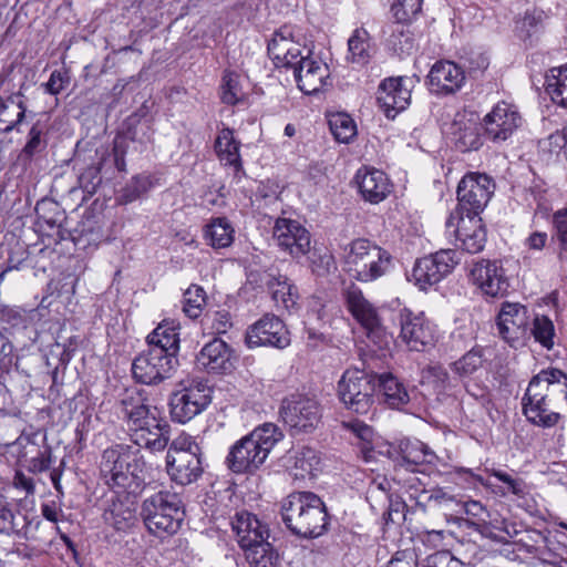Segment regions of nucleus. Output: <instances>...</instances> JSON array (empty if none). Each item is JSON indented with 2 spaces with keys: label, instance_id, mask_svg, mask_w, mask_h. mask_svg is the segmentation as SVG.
Returning a JSON list of instances; mask_svg holds the SVG:
<instances>
[{
  "label": "nucleus",
  "instance_id": "1",
  "mask_svg": "<svg viewBox=\"0 0 567 567\" xmlns=\"http://www.w3.org/2000/svg\"><path fill=\"white\" fill-rule=\"evenodd\" d=\"M121 412L135 445L152 452H161L168 446L171 426L162 412L150 404L144 391L126 390L121 399Z\"/></svg>",
  "mask_w": 567,
  "mask_h": 567
},
{
  "label": "nucleus",
  "instance_id": "2",
  "mask_svg": "<svg viewBox=\"0 0 567 567\" xmlns=\"http://www.w3.org/2000/svg\"><path fill=\"white\" fill-rule=\"evenodd\" d=\"M148 349L138 354L132 363V373L143 384H157L172 377L178 360V327L174 321L164 320L147 336Z\"/></svg>",
  "mask_w": 567,
  "mask_h": 567
},
{
  "label": "nucleus",
  "instance_id": "3",
  "mask_svg": "<svg viewBox=\"0 0 567 567\" xmlns=\"http://www.w3.org/2000/svg\"><path fill=\"white\" fill-rule=\"evenodd\" d=\"M563 401H567V374L559 369H545L529 381L522 400L523 412L533 424L551 427L560 419L551 408Z\"/></svg>",
  "mask_w": 567,
  "mask_h": 567
},
{
  "label": "nucleus",
  "instance_id": "4",
  "mask_svg": "<svg viewBox=\"0 0 567 567\" xmlns=\"http://www.w3.org/2000/svg\"><path fill=\"white\" fill-rule=\"evenodd\" d=\"M150 471L140 450L117 444L103 452L101 473L107 485L117 488V494L137 497L146 486Z\"/></svg>",
  "mask_w": 567,
  "mask_h": 567
},
{
  "label": "nucleus",
  "instance_id": "5",
  "mask_svg": "<svg viewBox=\"0 0 567 567\" xmlns=\"http://www.w3.org/2000/svg\"><path fill=\"white\" fill-rule=\"evenodd\" d=\"M230 525L249 567L277 566L279 555L268 540L269 528L256 515L247 511L236 512Z\"/></svg>",
  "mask_w": 567,
  "mask_h": 567
},
{
  "label": "nucleus",
  "instance_id": "6",
  "mask_svg": "<svg viewBox=\"0 0 567 567\" xmlns=\"http://www.w3.org/2000/svg\"><path fill=\"white\" fill-rule=\"evenodd\" d=\"M281 516L286 526L297 536L316 538L328 525L322 499L311 492H296L281 502Z\"/></svg>",
  "mask_w": 567,
  "mask_h": 567
},
{
  "label": "nucleus",
  "instance_id": "7",
  "mask_svg": "<svg viewBox=\"0 0 567 567\" xmlns=\"http://www.w3.org/2000/svg\"><path fill=\"white\" fill-rule=\"evenodd\" d=\"M281 439L282 433L274 423L256 427L233 445L226 458L228 468L234 473L254 472Z\"/></svg>",
  "mask_w": 567,
  "mask_h": 567
},
{
  "label": "nucleus",
  "instance_id": "8",
  "mask_svg": "<svg viewBox=\"0 0 567 567\" xmlns=\"http://www.w3.org/2000/svg\"><path fill=\"white\" fill-rule=\"evenodd\" d=\"M141 516L154 536H172L179 530L184 520L182 498L175 492L158 491L143 501Z\"/></svg>",
  "mask_w": 567,
  "mask_h": 567
},
{
  "label": "nucleus",
  "instance_id": "9",
  "mask_svg": "<svg viewBox=\"0 0 567 567\" xmlns=\"http://www.w3.org/2000/svg\"><path fill=\"white\" fill-rule=\"evenodd\" d=\"M349 274L360 282H372L386 275L393 266L391 254L368 239H355L344 249Z\"/></svg>",
  "mask_w": 567,
  "mask_h": 567
},
{
  "label": "nucleus",
  "instance_id": "10",
  "mask_svg": "<svg viewBox=\"0 0 567 567\" xmlns=\"http://www.w3.org/2000/svg\"><path fill=\"white\" fill-rule=\"evenodd\" d=\"M166 471L169 478L182 486L196 482L203 475L202 449L190 435L181 434L171 442Z\"/></svg>",
  "mask_w": 567,
  "mask_h": 567
},
{
  "label": "nucleus",
  "instance_id": "11",
  "mask_svg": "<svg viewBox=\"0 0 567 567\" xmlns=\"http://www.w3.org/2000/svg\"><path fill=\"white\" fill-rule=\"evenodd\" d=\"M377 392V374L348 369L338 382V395L344 406L355 413H367Z\"/></svg>",
  "mask_w": 567,
  "mask_h": 567
},
{
  "label": "nucleus",
  "instance_id": "12",
  "mask_svg": "<svg viewBox=\"0 0 567 567\" xmlns=\"http://www.w3.org/2000/svg\"><path fill=\"white\" fill-rule=\"evenodd\" d=\"M280 416L296 432H312L321 422L322 406L313 395L291 394L280 406Z\"/></svg>",
  "mask_w": 567,
  "mask_h": 567
},
{
  "label": "nucleus",
  "instance_id": "13",
  "mask_svg": "<svg viewBox=\"0 0 567 567\" xmlns=\"http://www.w3.org/2000/svg\"><path fill=\"white\" fill-rule=\"evenodd\" d=\"M495 190L489 176L481 173H468L457 186V206L454 212L462 216H478L486 207Z\"/></svg>",
  "mask_w": 567,
  "mask_h": 567
},
{
  "label": "nucleus",
  "instance_id": "14",
  "mask_svg": "<svg viewBox=\"0 0 567 567\" xmlns=\"http://www.w3.org/2000/svg\"><path fill=\"white\" fill-rule=\"evenodd\" d=\"M462 254L455 249H441L417 259L412 269L410 280L421 290L439 284L461 262Z\"/></svg>",
  "mask_w": 567,
  "mask_h": 567
},
{
  "label": "nucleus",
  "instance_id": "15",
  "mask_svg": "<svg viewBox=\"0 0 567 567\" xmlns=\"http://www.w3.org/2000/svg\"><path fill=\"white\" fill-rule=\"evenodd\" d=\"M400 339L411 351H427L437 341L439 333L424 313H414L408 308L399 311Z\"/></svg>",
  "mask_w": 567,
  "mask_h": 567
},
{
  "label": "nucleus",
  "instance_id": "16",
  "mask_svg": "<svg viewBox=\"0 0 567 567\" xmlns=\"http://www.w3.org/2000/svg\"><path fill=\"white\" fill-rule=\"evenodd\" d=\"M212 400V389L203 381H192L189 385L176 391L171 399L173 420L186 423L203 412Z\"/></svg>",
  "mask_w": 567,
  "mask_h": 567
},
{
  "label": "nucleus",
  "instance_id": "17",
  "mask_svg": "<svg viewBox=\"0 0 567 567\" xmlns=\"http://www.w3.org/2000/svg\"><path fill=\"white\" fill-rule=\"evenodd\" d=\"M445 227L450 235H455L464 251L477 254L484 249L487 236L481 217L462 216L458 212H452Z\"/></svg>",
  "mask_w": 567,
  "mask_h": 567
},
{
  "label": "nucleus",
  "instance_id": "18",
  "mask_svg": "<svg viewBox=\"0 0 567 567\" xmlns=\"http://www.w3.org/2000/svg\"><path fill=\"white\" fill-rule=\"evenodd\" d=\"M528 310L518 302H503L497 316L501 338L513 348L525 343L528 330Z\"/></svg>",
  "mask_w": 567,
  "mask_h": 567
},
{
  "label": "nucleus",
  "instance_id": "19",
  "mask_svg": "<svg viewBox=\"0 0 567 567\" xmlns=\"http://www.w3.org/2000/svg\"><path fill=\"white\" fill-rule=\"evenodd\" d=\"M522 125V116L516 106L497 103L483 118L484 135L493 143L507 141Z\"/></svg>",
  "mask_w": 567,
  "mask_h": 567
},
{
  "label": "nucleus",
  "instance_id": "20",
  "mask_svg": "<svg viewBox=\"0 0 567 567\" xmlns=\"http://www.w3.org/2000/svg\"><path fill=\"white\" fill-rule=\"evenodd\" d=\"M246 342L249 348L274 347L284 349L290 343V339L284 322L278 317L265 315L249 327Z\"/></svg>",
  "mask_w": 567,
  "mask_h": 567
},
{
  "label": "nucleus",
  "instance_id": "21",
  "mask_svg": "<svg viewBox=\"0 0 567 567\" xmlns=\"http://www.w3.org/2000/svg\"><path fill=\"white\" fill-rule=\"evenodd\" d=\"M274 238L278 246L293 258H300L310 251V233L296 220L277 219L274 226Z\"/></svg>",
  "mask_w": 567,
  "mask_h": 567
},
{
  "label": "nucleus",
  "instance_id": "22",
  "mask_svg": "<svg viewBox=\"0 0 567 567\" xmlns=\"http://www.w3.org/2000/svg\"><path fill=\"white\" fill-rule=\"evenodd\" d=\"M470 278L484 295L489 297L503 296L509 287L505 271L496 260L476 261L470 271Z\"/></svg>",
  "mask_w": 567,
  "mask_h": 567
},
{
  "label": "nucleus",
  "instance_id": "23",
  "mask_svg": "<svg viewBox=\"0 0 567 567\" xmlns=\"http://www.w3.org/2000/svg\"><path fill=\"white\" fill-rule=\"evenodd\" d=\"M411 83L410 79L402 76L385 79L381 82L377 100L386 117L394 118L399 112L409 106L411 101L409 84Z\"/></svg>",
  "mask_w": 567,
  "mask_h": 567
},
{
  "label": "nucleus",
  "instance_id": "24",
  "mask_svg": "<svg viewBox=\"0 0 567 567\" xmlns=\"http://www.w3.org/2000/svg\"><path fill=\"white\" fill-rule=\"evenodd\" d=\"M465 79V72L460 65L449 60H441L432 65L427 74V84L432 93L450 95L463 87Z\"/></svg>",
  "mask_w": 567,
  "mask_h": 567
},
{
  "label": "nucleus",
  "instance_id": "25",
  "mask_svg": "<svg viewBox=\"0 0 567 567\" xmlns=\"http://www.w3.org/2000/svg\"><path fill=\"white\" fill-rule=\"evenodd\" d=\"M300 64L293 70L297 86L305 94L311 95L320 92L330 79L328 65L311 55L299 59Z\"/></svg>",
  "mask_w": 567,
  "mask_h": 567
},
{
  "label": "nucleus",
  "instance_id": "26",
  "mask_svg": "<svg viewBox=\"0 0 567 567\" xmlns=\"http://www.w3.org/2000/svg\"><path fill=\"white\" fill-rule=\"evenodd\" d=\"M349 311L353 318L368 332V336L379 334L381 319L377 308L363 296L361 289L351 285L344 292Z\"/></svg>",
  "mask_w": 567,
  "mask_h": 567
},
{
  "label": "nucleus",
  "instance_id": "27",
  "mask_svg": "<svg viewBox=\"0 0 567 567\" xmlns=\"http://www.w3.org/2000/svg\"><path fill=\"white\" fill-rule=\"evenodd\" d=\"M355 178L360 194L364 200L371 204H378L384 200L391 192V184L388 176L379 169H359Z\"/></svg>",
  "mask_w": 567,
  "mask_h": 567
},
{
  "label": "nucleus",
  "instance_id": "28",
  "mask_svg": "<svg viewBox=\"0 0 567 567\" xmlns=\"http://www.w3.org/2000/svg\"><path fill=\"white\" fill-rule=\"evenodd\" d=\"M450 133L455 148L460 152L476 151L483 144L480 123L474 117L458 114L451 125Z\"/></svg>",
  "mask_w": 567,
  "mask_h": 567
},
{
  "label": "nucleus",
  "instance_id": "29",
  "mask_svg": "<svg viewBox=\"0 0 567 567\" xmlns=\"http://www.w3.org/2000/svg\"><path fill=\"white\" fill-rule=\"evenodd\" d=\"M196 362L209 372H226L233 367L231 350L224 340L215 338L202 348Z\"/></svg>",
  "mask_w": 567,
  "mask_h": 567
},
{
  "label": "nucleus",
  "instance_id": "30",
  "mask_svg": "<svg viewBox=\"0 0 567 567\" xmlns=\"http://www.w3.org/2000/svg\"><path fill=\"white\" fill-rule=\"evenodd\" d=\"M136 497L125 494L113 499L110 506L104 511L103 518L106 524L117 530H125L135 522Z\"/></svg>",
  "mask_w": 567,
  "mask_h": 567
},
{
  "label": "nucleus",
  "instance_id": "31",
  "mask_svg": "<svg viewBox=\"0 0 567 567\" xmlns=\"http://www.w3.org/2000/svg\"><path fill=\"white\" fill-rule=\"evenodd\" d=\"M23 94L17 92L7 99L0 97V133L7 134L18 126L25 118L27 105Z\"/></svg>",
  "mask_w": 567,
  "mask_h": 567
},
{
  "label": "nucleus",
  "instance_id": "32",
  "mask_svg": "<svg viewBox=\"0 0 567 567\" xmlns=\"http://www.w3.org/2000/svg\"><path fill=\"white\" fill-rule=\"evenodd\" d=\"M214 147L221 164L233 167L236 173L243 171L240 142L235 138L233 130L229 127L220 130Z\"/></svg>",
  "mask_w": 567,
  "mask_h": 567
},
{
  "label": "nucleus",
  "instance_id": "33",
  "mask_svg": "<svg viewBox=\"0 0 567 567\" xmlns=\"http://www.w3.org/2000/svg\"><path fill=\"white\" fill-rule=\"evenodd\" d=\"M299 45L301 44L296 39L295 29L290 25H284L272 34L267 49L275 64H287L290 63L287 59V52Z\"/></svg>",
  "mask_w": 567,
  "mask_h": 567
},
{
  "label": "nucleus",
  "instance_id": "34",
  "mask_svg": "<svg viewBox=\"0 0 567 567\" xmlns=\"http://www.w3.org/2000/svg\"><path fill=\"white\" fill-rule=\"evenodd\" d=\"M405 22H395L390 24L384 33L386 48L399 56L410 55L415 45V40Z\"/></svg>",
  "mask_w": 567,
  "mask_h": 567
},
{
  "label": "nucleus",
  "instance_id": "35",
  "mask_svg": "<svg viewBox=\"0 0 567 567\" xmlns=\"http://www.w3.org/2000/svg\"><path fill=\"white\" fill-rule=\"evenodd\" d=\"M373 52L374 47L369 32L364 28L355 29L348 40L347 60L365 65L371 60Z\"/></svg>",
  "mask_w": 567,
  "mask_h": 567
},
{
  "label": "nucleus",
  "instance_id": "36",
  "mask_svg": "<svg viewBox=\"0 0 567 567\" xmlns=\"http://www.w3.org/2000/svg\"><path fill=\"white\" fill-rule=\"evenodd\" d=\"M377 389L382 394L384 402L393 409H399L410 400L403 383L391 373L377 374Z\"/></svg>",
  "mask_w": 567,
  "mask_h": 567
},
{
  "label": "nucleus",
  "instance_id": "37",
  "mask_svg": "<svg viewBox=\"0 0 567 567\" xmlns=\"http://www.w3.org/2000/svg\"><path fill=\"white\" fill-rule=\"evenodd\" d=\"M204 234L208 244L216 249L229 247L235 238V229L226 217L213 218Z\"/></svg>",
  "mask_w": 567,
  "mask_h": 567
},
{
  "label": "nucleus",
  "instance_id": "38",
  "mask_svg": "<svg viewBox=\"0 0 567 567\" xmlns=\"http://www.w3.org/2000/svg\"><path fill=\"white\" fill-rule=\"evenodd\" d=\"M400 454L404 463L410 466L433 464L436 455L420 440L405 439L399 444Z\"/></svg>",
  "mask_w": 567,
  "mask_h": 567
},
{
  "label": "nucleus",
  "instance_id": "39",
  "mask_svg": "<svg viewBox=\"0 0 567 567\" xmlns=\"http://www.w3.org/2000/svg\"><path fill=\"white\" fill-rule=\"evenodd\" d=\"M267 286L271 292L274 301L284 309L293 308L298 300L297 288L286 276H269Z\"/></svg>",
  "mask_w": 567,
  "mask_h": 567
},
{
  "label": "nucleus",
  "instance_id": "40",
  "mask_svg": "<svg viewBox=\"0 0 567 567\" xmlns=\"http://www.w3.org/2000/svg\"><path fill=\"white\" fill-rule=\"evenodd\" d=\"M544 85L551 100L567 109V63L549 69Z\"/></svg>",
  "mask_w": 567,
  "mask_h": 567
},
{
  "label": "nucleus",
  "instance_id": "41",
  "mask_svg": "<svg viewBox=\"0 0 567 567\" xmlns=\"http://www.w3.org/2000/svg\"><path fill=\"white\" fill-rule=\"evenodd\" d=\"M485 359L483 349L475 347L451 364V370L462 380L475 375L483 369Z\"/></svg>",
  "mask_w": 567,
  "mask_h": 567
},
{
  "label": "nucleus",
  "instance_id": "42",
  "mask_svg": "<svg viewBox=\"0 0 567 567\" xmlns=\"http://www.w3.org/2000/svg\"><path fill=\"white\" fill-rule=\"evenodd\" d=\"M35 213L38 218L43 221L51 230L56 229V234L60 238L62 223L65 220V215L60 205L51 199H42L35 206Z\"/></svg>",
  "mask_w": 567,
  "mask_h": 567
},
{
  "label": "nucleus",
  "instance_id": "43",
  "mask_svg": "<svg viewBox=\"0 0 567 567\" xmlns=\"http://www.w3.org/2000/svg\"><path fill=\"white\" fill-rule=\"evenodd\" d=\"M488 472L492 476L504 484V486H498L495 489V492L501 496H507L508 494H512L518 498H524L528 494L527 484L523 478L496 468L488 470Z\"/></svg>",
  "mask_w": 567,
  "mask_h": 567
},
{
  "label": "nucleus",
  "instance_id": "44",
  "mask_svg": "<svg viewBox=\"0 0 567 567\" xmlns=\"http://www.w3.org/2000/svg\"><path fill=\"white\" fill-rule=\"evenodd\" d=\"M319 463L320 458L317 452L311 447L305 446L297 451L293 456V468L296 470L293 475L301 478H305L307 475L315 476Z\"/></svg>",
  "mask_w": 567,
  "mask_h": 567
},
{
  "label": "nucleus",
  "instance_id": "45",
  "mask_svg": "<svg viewBox=\"0 0 567 567\" xmlns=\"http://www.w3.org/2000/svg\"><path fill=\"white\" fill-rule=\"evenodd\" d=\"M42 136L43 127L40 122H37L30 128L28 141L19 155V159L25 165L32 161L34 155L41 153L47 147V141Z\"/></svg>",
  "mask_w": 567,
  "mask_h": 567
},
{
  "label": "nucleus",
  "instance_id": "46",
  "mask_svg": "<svg viewBox=\"0 0 567 567\" xmlns=\"http://www.w3.org/2000/svg\"><path fill=\"white\" fill-rule=\"evenodd\" d=\"M206 306V292L197 285H192L184 293V313L190 319H197Z\"/></svg>",
  "mask_w": 567,
  "mask_h": 567
},
{
  "label": "nucleus",
  "instance_id": "47",
  "mask_svg": "<svg viewBox=\"0 0 567 567\" xmlns=\"http://www.w3.org/2000/svg\"><path fill=\"white\" fill-rule=\"evenodd\" d=\"M329 126L336 140L342 143H349L357 134L354 121L346 113L333 114Z\"/></svg>",
  "mask_w": 567,
  "mask_h": 567
},
{
  "label": "nucleus",
  "instance_id": "48",
  "mask_svg": "<svg viewBox=\"0 0 567 567\" xmlns=\"http://www.w3.org/2000/svg\"><path fill=\"white\" fill-rule=\"evenodd\" d=\"M244 97L239 75L234 72H226L220 85V100L228 105H235Z\"/></svg>",
  "mask_w": 567,
  "mask_h": 567
},
{
  "label": "nucleus",
  "instance_id": "49",
  "mask_svg": "<svg viewBox=\"0 0 567 567\" xmlns=\"http://www.w3.org/2000/svg\"><path fill=\"white\" fill-rule=\"evenodd\" d=\"M532 333L537 342L550 350L554 347L555 327L546 316H537L533 322Z\"/></svg>",
  "mask_w": 567,
  "mask_h": 567
},
{
  "label": "nucleus",
  "instance_id": "50",
  "mask_svg": "<svg viewBox=\"0 0 567 567\" xmlns=\"http://www.w3.org/2000/svg\"><path fill=\"white\" fill-rule=\"evenodd\" d=\"M311 268L319 277L328 276L337 270L333 255L327 249H315L311 256Z\"/></svg>",
  "mask_w": 567,
  "mask_h": 567
},
{
  "label": "nucleus",
  "instance_id": "51",
  "mask_svg": "<svg viewBox=\"0 0 567 567\" xmlns=\"http://www.w3.org/2000/svg\"><path fill=\"white\" fill-rule=\"evenodd\" d=\"M152 188V181L147 175H137L123 188L122 200L132 203Z\"/></svg>",
  "mask_w": 567,
  "mask_h": 567
},
{
  "label": "nucleus",
  "instance_id": "52",
  "mask_svg": "<svg viewBox=\"0 0 567 567\" xmlns=\"http://www.w3.org/2000/svg\"><path fill=\"white\" fill-rule=\"evenodd\" d=\"M422 9V0H394L391 12L398 22H409Z\"/></svg>",
  "mask_w": 567,
  "mask_h": 567
},
{
  "label": "nucleus",
  "instance_id": "53",
  "mask_svg": "<svg viewBox=\"0 0 567 567\" xmlns=\"http://www.w3.org/2000/svg\"><path fill=\"white\" fill-rule=\"evenodd\" d=\"M449 381V372L442 365H430L422 372V382L433 385L436 391L445 390Z\"/></svg>",
  "mask_w": 567,
  "mask_h": 567
},
{
  "label": "nucleus",
  "instance_id": "54",
  "mask_svg": "<svg viewBox=\"0 0 567 567\" xmlns=\"http://www.w3.org/2000/svg\"><path fill=\"white\" fill-rule=\"evenodd\" d=\"M462 507L466 515L476 518V522L467 520V526L474 527L475 529L483 533L482 528L487 526L486 518L489 516L486 507L478 501H467L462 504Z\"/></svg>",
  "mask_w": 567,
  "mask_h": 567
},
{
  "label": "nucleus",
  "instance_id": "55",
  "mask_svg": "<svg viewBox=\"0 0 567 567\" xmlns=\"http://www.w3.org/2000/svg\"><path fill=\"white\" fill-rule=\"evenodd\" d=\"M555 235L559 241L560 257H567V208L558 209L553 215Z\"/></svg>",
  "mask_w": 567,
  "mask_h": 567
},
{
  "label": "nucleus",
  "instance_id": "56",
  "mask_svg": "<svg viewBox=\"0 0 567 567\" xmlns=\"http://www.w3.org/2000/svg\"><path fill=\"white\" fill-rule=\"evenodd\" d=\"M465 391L475 400H477L485 410L492 406V395L488 388L476 381H467L464 383Z\"/></svg>",
  "mask_w": 567,
  "mask_h": 567
},
{
  "label": "nucleus",
  "instance_id": "57",
  "mask_svg": "<svg viewBox=\"0 0 567 567\" xmlns=\"http://www.w3.org/2000/svg\"><path fill=\"white\" fill-rule=\"evenodd\" d=\"M520 38L524 41L529 40L534 34H537L542 25V14L526 13L519 23Z\"/></svg>",
  "mask_w": 567,
  "mask_h": 567
},
{
  "label": "nucleus",
  "instance_id": "58",
  "mask_svg": "<svg viewBox=\"0 0 567 567\" xmlns=\"http://www.w3.org/2000/svg\"><path fill=\"white\" fill-rule=\"evenodd\" d=\"M460 561L449 550H440L424 559V567H457Z\"/></svg>",
  "mask_w": 567,
  "mask_h": 567
},
{
  "label": "nucleus",
  "instance_id": "59",
  "mask_svg": "<svg viewBox=\"0 0 567 567\" xmlns=\"http://www.w3.org/2000/svg\"><path fill=\"white\" fill-rule=\"evenodd\" d=\"M13 346L11 342H4L0 349V383H2L3 378L11 370L12 364V354Z\"/></svg>",
  "mask_w": 567,
  "mask_h": 567
},
{
  "label": "nucleus",
  "instance_id": "60",
  "mask_svg": "<svg viewBox=\"0 0 567 567\" xmlns=\"http://www.w3.org/2000/svg\"><path fill=\"white\" fill-rule=\"evenodd\" d=\"M310 55V50H308L305 45H299L292 48L287 52V59L290 63L287 64H275L277 68H287L292 69V71L300 64L299 59H306V56Z\"/></svg>",
  "mask_w": 567,
  "mask_h": 567
},
{
  "label": "nucleus",
  "instance_id": "61",
  "mask_svg": "<svg viewBox=\"0 0 567 567\" xmlns=\"http://www.w3.org/2000/svg\"><path fill=\"white\" fill-rule=\"evenodd\" d=\"M231 326V317L228 311L220 310L215 312L212 321V328L216 333H226Z\"/></svg>",
  "mask_w": 567,
  "mask_h": 567
},
{
  "label": "nucleus",
  "instance_id": "62",
  "mask_svg": "<svg viewBox=\"0 0 567 567\" xmlns=\"http://www.w3.org/2000/svg\"><path fill=\"white\" fill-rule=\"evenodd\" d=\"M65 82L66 80L60 71H53L45 83L47 92L52 95L59 94L64 89Z\"/></svg>",
  "mask_w": 567,
  "mask_h": 567
},
{
  "label": "nucleus",
  "instance_id": "63",
  "mask_svg": "<svg viewBox=\"0 0 567 567\" xmlns=\"http://www.w3.org/2000/svg\"><path fill=\"white\" fill-rule=\"evenodd\" d=\"M13 485L16 488L23 489L27 495H32L35 491L34 482L31 477L25 476L21 472H17L13 477Z\"/></svg>",
  "mask_w": 567,
  "mask_h": 567
},
{
  "label": "nucleus",
  "instance_id": "64",
  "mask_svg": "<svg viewBox=\"0 0 567 567\" xmlns=\"http://www.w3.org/2000/svg\"><path fill=\"white\" fill-rule=\"evenodd\" d=\"M41 514L47 520L58 523L62 511L56 506L55 502H50L41 505Z\"/></svg>",
  "mask_w": 567,
  "mask_h": 567
}]
</instances>
